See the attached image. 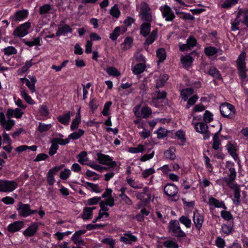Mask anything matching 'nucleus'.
Instances as JSON below:
<instances>
[{"mask_svg":"<svg viewBox=\"0 0 248 248\" xmlns=\"http://www.w3.org/2000/svg\"><path fill=\"white\" fill-rule=\"evenodd\" d=\"M14 115V110L8 109L6 113L8 120H6L4 114L2 112H0V124L6 130H10L15 125L14 121L10 119Z\"/></svg>","mask_w":248,"mask_h":248,"instance_id":"nucleus-1","label":"nucleus"},{"mask_svg":"<svg viewBox=\"0 0 248 248\" xmlns=\"http://www.w3.org/2000/svg\"><path fill=\"white\" fill-rule=\"evenodd\" d=\"M169 232H171L174 236L184 237L186 234L181 229L179 221L176 220H171L169 224Z\"/></svg>","mask_w":248,"mask_h":248,"instance_id":"nucleus-2","label":"nucleus"},{"mask_svg":"<svg viewBox=\"0 0 248 248\" xmlns=\"http://www.w3.org/2000/svg\"><path fill=\"white\" fill-rule=\"evenodd\" d=\"M18 186L15 181L0 180V192H11L15 190Z\"/></svg>","mask_w":248,"mask_h":248,"instance_id":"nucleus-3","label":"nucleus"},{"mask_svg":"<svg viewBox=\"0 0 248 248\" xmlns=\"http://www.w3.org/2000/svg\"><path fill=\"white\" fill-rule=\"evenodd\" d=\"M18 216L26 217L31 215L37 213V210H31L30 205L28 204H23L20 202L17 208Z\"/></svg>","mask_w":248,"mask_h":248,"instance_id":"nucleus-4","label":"nucleus"},{"mask_svg":"<svg viewBox=\"0 0 248 248\" xmlns=\"http://www.w3.org/2000/svg\"><path fill=\"white\" fill-rule=\"evenodd\" d=\"M245 59L246 53L243 52L240 54L236 61L238 74L242 78H246Z\"/></svg>","mask_w":248,"mask_h":248,"instance_id":"nucleus-5","label":"nucleus"},{"mask_svg":"<svg viewBox=\"0 0 248 248\" xmlns=\"http://www.w3.org/2000/svg\"><path fill=\"white\" fill-rule=\"evenodd\" d=\"M140 15L141 20L143 21L150 22L152 20V16L150 12V8L147 3L142 2L140 4Z\"/></svg>","mask_w":248,"mask_h":248,"instance_id":"nucleus-6","label":"nucleus"},{"mask_svg":"<svg viewBox=\"0 0 248 248\" xmlns=\"http://www.w3.org/2000/svg\"><path fill=\"white\" fill-rule=\"evenodd\" d=\"M31 27L30 22H25L17 27L13 32V35L21 38L29 33V30Z\"/></svg>","mask_w":248,"mask_h":248,"instance_id":"nucleus-7","label":"nucleus"},{"mask_svg":"<svg viewBox=\"0 0 248 248\" xmlns=\"http://www.w3.org/2000/svg\"><path fill=\"white\" fill-rule=\"evenodd\" d=\"M96 155L97 157V160L100 164L108 165L111 168H114L117 166L116 162L112 161L109 155L100 153H98Z\"/></svg>","mask_w":248,"mask_h":248,"instance_id":"nucleus-8","label":"nucleus"},{"mask_svg":"<svg viewBox=\"0 0 248 248\" xmlns=\"http://www.w3.org/2000/svg\"><path fill=\"white\" fill-rule=\"evenodd\" d=\"M219 110L221 114L226 117H229L232 114L235 113V108L233 106L228 103H224L220 105Z\"/></svg>","mask_w":248,"mask_h":248,"instance_id":"nucleus-9","label":"nucleus"},{"mask_svg":"<svg viewBox=\"0 0 248 248\" xmlns=\"http://www.w3.org/2000/svg\"><path fill=\"white\" fill-rule=\"evenodd\" d=\"M29 15V11L27 9L18 10L11 16L10 19L13 22H20L26 19Z\"/></svg>","mask_w":248,"mask_h":248,"instance_id":"nucleus-10","label":"nucleus"},{"mask_svg":"<svg viewBox=\"0 0 248 248\" xmlns=\"http://www.w3.org/2000/svg\"><path fill=\"white\" fill-rule=\"evenodd\" d=\"M160 10L161 11L163 17L165 18L166 21H172L174 19L175 16L169 6L165 5L163 6L160 7Z\"/></svg>","mask_w":248,"mask_h":248,"instance_id":"nucleus-11","label":"nucleus"},{"mask_svg":"<svg viewBox=\"0 0 248 248\" xmlns=\"http://www.w3.org/2000/svg\"><path fill=\"white\" fill-rule=\"evenodd\" d=\"M195 129L197 132L205 134L204 139H207L210 136L208 133V126L206 124L202 122L197 123L195 124Z\"/></svg>","mask_w":248,"mask_h":248,"instance_id":"nucleus-12","label":"nucleus"},{"mask_svg":"<svg viewBox=\"0 0 248 248\" xmlns=\"http://www.w3.org/2000/svg\"><path fill=\"white\" fill-rule=\"evenodd\" d=\"M225 182L229 187L233 189L234 195L236 199V202H240V190L239 186L234 182V180L226 179Z\"/></svg>","mask_w":248,"mask_h":248,"instance_id":"nucleus-13","label":"nucleus"},{"mask_svg":"<svg viewBox=\"0 0 248 248\" xmlns=\"http://www.w3.org/2000/svg\"><path fill=\"white\" fill-rule=\"evenodd\" d=\"M165 193L169 197H174L178 193V189L174 184H168L164 188Z\"/></svg>","mask_w":248,"mask_h":248,"instance_id":"nucleus-14","label":"nucleus"},{"mask_svg":"<svg viewBox=\"0 0 248 248\" xmlns=\"http://www.w3.org/2000/svg\"><path fill=\"white\" fill-rule=\"evenodd\" d=\"M38 228V223L33 222L23 232V233L26 237L33 236L36 233Z\"/></svg>","mask_w":248,"mask_h":248,"instance_id":"nucleus-15","label":"nucleus"},{"mask_svg":"<svg viewBox=\"0 0 248 248\" xmlns=\"http://www.w3.org/2000/svg\"><path fill=\"white\" fill-rule=\"evenodd\" d=\"M24 224L22 221H15L11 223L8 227V230L11 232H14L19 231L23 227Z\"/></svg>","mask_w":248,"mask_h":248,"instance_id":"nucleus-16","label":"nucleus"},{"mask_svg":"<svg viewBox=\"0 0 248 248\" xmlns=\"http://www.w3.org/2000/svg\"><path fill=\"white\" fill-rule=\"evenodd\" d=\"M233 231V221L228 222L227 224H224L222 226L221 231L222 233L227 235L231 233Z\"/></svg>","mask_w":248,"mask_h":248,"instance_id":"nucleus-17","label":"nucleus"},{"mask_svg":"<svg viewBox=\"0 0 248 248\" xmlns=\"http://www.w3.org/2000/svg\"><path fill=\"white\" fill-rule=\"evenodd\" d=\"M72 29L70 27L67 25H60L58 26V30L56 33V36H60L62 35H64L68 32H71Z\"/></svg>","mask_w":248,"mask_h":248,"instance_id":"nucleus-18","label":"nucleus"},{"mask_svg":"<svg viewBox=\"0 0 248 248\" xmlns=\"http://www.w3.org/2000/svg\"><path fill=\"white\" fill-rule=\"evenodd\" d=\"M151 31V24L150 22H147L140 25V33L144 37L147 36Z\"/></svg>","mask_w":248,"mask_h":248,"instance_id":"nucleus-19","label":"nucleus"},{"mask_svg":"<svg viewBox=\"0 0 248 248\" xmlns=\"http://www.w3.org/2000/svg\"><path fill=\"white\" fill-rule=\"evenodd\" d=\"M95 207H86L83 209L82 217L84 220L90 219L93 215V210L95 209Z\"/></svg>","mask_w":248,"mask_h":248,"instance_id":"nucleus-20","label":"nucleus"},{"mask_svg":"<svg viewBox=\"0 0 248 248\" xmlns=\"http://www.w3.org/2000/svg\"><path fill=\"white\" fill-rule=\"evenodd\" d=\"M241 16H242L243 17L242 23L248 27V9H239L237 13V18H240Z\"/></svg>","mask_w":248,"mask_h":248,"instance_id":"nucleus-21","label":"nucleus"},{"mask_svg":"<svg viewBox=\"0 0 248 248\" xmlns=\"http://www.w3.org/2000/svg\"><path fill=\"white\" fill-rule=\"evenodd\" d=\"M203 221V217L202 216L199 215L198 213H194L193 215V221L196 227L198 229H200L202 226V223Z\"/></svg>","mask_w":248,"mask_h":248,"instance_id":"nucleus-22","label":"nucleus"},{"mask_svg":"<svg viewBox=\"0 0 248 248\" xmlns=\"http://www.w3.org/2000/svg\"><path fill=\"white\" fill-rule=\"evenodd\" d=\"M174 151L175 149L173 147H171L168 150L165 151L164 152L165 158L171 160H174L176 157Z\"/></svg>","mask_w":248,"mask_h":248,"instance_id":"nucleus-23","label":"nucleus"},{"mask_svg":"<svg viewBox=\"0 0 248 248\" xmlns=\"http://www.w3.org/2000/svg\"><path fill=\"white\" fill-rule=\"evenodd\" d=\"M59 122L61 124L67 125L68 124L70 120V113L68 111L63 115H61L57 118Z\"/></svg>","mask_w":248,"mask_h":248,"instance_id":"nucleus-24","label":"nucleus"},{"mask_svg":"<svg viewBox=\"0 0 248 248\" xmlns=\"http://www.w3.org/2000/svg\"><path fill=\"white\" fill-rule=\"evenodd\" d=\"M80 108L78 109V113L76 114V117L73 120L70 128L72 130H74L78 128V124L80 122Z\"/></svg>","mask_w":248,"mask_h":248,"instance_id":"nucleus-25","label":"nucleus"},{"mask_svg":"<svg viewBox=\"0 0 248 248\" xmlns=\"http://www.w3.org/2000/svg\"><path fill=\"white\" fill-rule=\"evenodd\" d=\"M238 2V0H225L222 2H221L220 7L222 8L228 9L237 4Z\"/></svg>","mask_w":248,"mask_h":248,"instance_id":"nucleus-26","label":"nucleus"},{"mask_svg":"<svg viewBox=\"0 0 248 248\" xmlns=\"http://www.w3.org/2000/svg\"><path fill=\"white\" fill-rule=\"evenodd\" d=\"M157 36V30H153L145 42V45H150L155 40Z\"/></svg>","mask_w":248,"mask_h":248,"instance_id":"nucleus-27","label":"nucleus"},{"mask_svg":"<svg viewBox=\"0 0 248 248\" xmlns=\"http://www.w3.org/2000/svg\"><path fill=\"white\" fill-rule=\"evenodd\" d=\"M87 155V153L86 151H82L77 155V158L78 159V162L82 165L86 164L85 162L88 160Z\"/></svg>","mask_w":248,"mask_h":248,"instance_id":"nucleus-28","label":"nucleus"},{"mask_svg":"<svg viewBox=\"0 0 248 248\" xmlns=\"http://www.w3.org/2000/svg\"><path fill=\"white\" fill-rule=\"evenodd\" d=\"M41 38L40 37H36L33 39V41H26L24 39L22 40V41L25 43V44L30 47H31L34 46H40V40Z\"/></svg>","mask_w":248,"mask_h":248,"instance_id":"nucleus-29","label":"nucleus"},{"mask_svg":"<svg viewBox=\"0 0 248 248\" xmlns=\"http://www.w3.org/2000/svg\"><path fill=\"white\" fill-rule=\"evenodd\" d=\"M193 93V90L191 88H186L183 90L181 92V96L182 99H183L184 101L187 100L188 96L192 94Z\"/></svg>","mask_w":248,"mask_h":248,"instance_id":"nucleus-30","label":"nucleus"},{"mask_svg":"<svg viewBox=\"0 0 248 248\" xmlns=\"http://www.w3.org/2000/svg\"><path fill=\"white\" fill-rule=\"evenodd\" d=\"M156 56L158 58L159 62H163L166 57L165 50L163 48H159L156 51Z\"/></svg>","mask_w":248,"mask_h":248,"instance_id":"nucleus-31","label":"nucleus"},{"mask_svg":"<svg viewBox=\"0 0 248 248\" xmlns=\"http://www.w3.org/2000/svg\"><path fill=\"white\" fill-rule=\"evenodd\" d=\"M133 42V39L131 37H126L124 42L122 44V48L124 50H126L130 48L131 46V44Z\"/></svg>","mask_w":248,"mask_h":248,"instance_id":"nucleus-32","label":"nucleus"},{"mask_svg":"<svg viewBox=\"0 0 248 248\" xmlns=\"http://www.w3.org/2000/svg\"><path fill=\"white\" fill-rule=\"evenodd\" d=\"M227 149L230 154V155L233 157L234 159L237 158V155L236 153V149L234 146L231 142H229L227 145Z\"/></svg>","mask_w":248,"mask_h":248,"instance_id":"nucleus-33","label":"nucleus"},{"mask_svg":"<svg viewBox=\"0 0 248 248\" xmlns=\"http://www.w3.org/2000/svg\"><path fill=\"white\" fill-rule=\"evenodd\" d=\"M192 57L189 55L183 57L181 59V62L185 67H188L190 66L192 62Z\"/></svg>","mask_w":248,"mask_h":248,"instance_id":"nucleus-34","label":"nucleus"},{"mask_svg":"<svg viewBox=\"0 0 248 248\" xmlns=\"http://www.w3.org/2000/svg\"><path fill=\"white\" fill-rule=\"evenodd\" d=\"M221 217L224 220L228 221V222H231L233 221V217L231 213L226 210H222L220 213Z\"/></svg>","mask_w":248,"mask_h":248,"instance_id":"nucleus-35","label":"nucleus"},{"mask_svg":"<svg viewBox=\"0 0 248 248\" xmlns=\"http://www.w3.org/2000/svg\"><path fill=\"white\" fill-rule=\"evenodd\" d=\"M145 69V65L142 63L137 64L133 69V72L135 74H140L143 72Z\"/></svg>","mask_w":248,"mask_h":248,"instance_id":"nucleus-36","label":"nucleus"},{"mask_svg":"<svg viewBox=\"0 0 248 248\" xmlns=\"http://www.w3.org/2000/svg\"><path fill=\"white\" fill-rule=\"evenodd\" d=\"M204 53L206 56L211 57L217 53V49L213 46L206 47L204 48Z\"/></svg>","mask_w":248,"mask_h":248,"instance_id":"nucleus-37","label":"nucleus"},{"mask_svg":"<svg viewBox=\"0 0 248 248\" xmlns=\"http://www.w3.org/2000/svg\"><path fill=\"white\" fill-rule=\"evenodd\" d=\"M22 83H25L27 86L31 90V92L34 93L35 92V87L33 84H32L30 80L28 78H21L20 79Z\"/></svg>","mask_w":248,"mask_h":248,"instance_id":"nucleus-38","label":"nucleus"},{"mask_svg":"<svg viewBox=\"0 0 248 248\" xmlns=\"http://www.w3.org/2000/svg\"><path fill=\"white\" fill-rule=\"evenodd\" d=\"M145 150L144 146L141 144H139L137 147H131L129 149L128 151L131 153H142Z\"/></svg>","mask_w":248,"mask_h":248,"instance_id":"nucleus-39","label":"nucleus"},{"mask_svg":"<svg viewBox=\"0 0 248 248\" xmlns=\"http://www.w3.org/2000/svg\"><path fill=\"white\" fill-rule=\"evenodd\" d=\"M84 133V131L82 129H78V131L74 132L69 135L68 138L73 140H77L81 137Z\"/></svg>","mask_w":248,"mask_h":248,"instance_id":"nucleus-40","label":"nucleus"},{"mask_svg":"<svg viewBox=\"0 0 248 248\" xmlns=\"http://www.w3.org/2000/svg\"><path fill=\"white\" fill-rule=\"evenodd\" d=\"M121 32V28L120 27H117L115 28L113 31L110 34V38L113 41L116 40L118 37L120 35Z\"/></svg>","mask_w":248,"mask_h":248,"instance_id":"nucleus-41","label":"nucleus"},{"mask_svg":"<svg viewBox=\"0 0 248 248\" xmlns=\"http://www.w3.org/2000/svg\"><path fill=\"white\" fill-rule=\"evenodd\" d=\"M151 113V109L148 107H143L141 109V115L143 118H147Z\"/></svg>","mask_w":248,"mask_h":248,"instance_id":"nucleus-42","label":"nucleus"},{"mask_svg":"<svg viewBox=\"0 0 248 248\" xmlns=\"http://www.w3.org/2000/svg\"><path fill=\"white\" fill-rule=\"evenodd\" d=\"M107 73L110 76L118 77L120 76V73L114 67H109L106 69Z\"/></svg>","mask_w":248,"mask_h":248,"instance_id":"nucleus-43","label":"nucleus"},{"mask_svg":"<svg viewBox=\"0 0 248 248\" xmlns=\"http://www.w3.org/2000/svg\"><path fill=\"white\" fill-rule=\"evenodd\" d=\"M179 220L181 223L185 225L186 228H189L191 227V222L187 217L183 216L179 218Z\"/></svg>","mask_w":248,"mask_h":248,"instance_id":"nucleus-44","label":"nucleus"},{"mask_svg":"<svg viewBox=\"0 0 248 248\" xmlns=\"http://www.w3.org/2000/svg\"><path fill=\"white\" fill-rule=\"evenodd\" d=\"M101 242L108 245L110 248H115V241L111 237L104 238Z\"/></svg>","mask_w":248,"mask_h":248,"instance_id":"nucleus-45","label":"nucleus"},{"mask_svg":"<svg viewBox=\"0 0 248 248\" xmlns=\"http://www.w3.org/2000/svg\"><path fill=\"white\" fill-rule=\"evenodd\" d=\"M163 244L166 248H178V244L172 240L166 241L163 242Z\"/></svg>","mask_w":248,"mask_h":248,"instance_id":"nucleus-46","label":"nucleus"},{"mask_svg":"<svg viewBox=\"0 0 248 248\" xmlns=\"http://www.w3.org/2000/svg\"><path fill=\"white\" fill-rule=\"evenodd\" d=\"M186 44L190 49H191L196 46L197 40L193 36L190 35L186 40Z\"/></svg>","mask_w":248,"mask_h":248,"instance_id":"nucleus-47","label":"nucleus"},{"mask_svg":"<svg viewBox=\"0 0 248 248\" xmlns=\"http://www.w3.org/2000/svg\"><path fill=\"white\" fill-rule=\"evenodd\" d=\"M52 126L51 124H46L41 123H39L38 129L39 131L42 133L47 131Z\"/></svg>","mask_w":248,"mask_h":248,"instance_id":"nucleus-48","label":"nucleus"},{"mask_svg":"<svg viewBox=\"0 0 248 248\" xmlns=\"http://www.w3.org/2000/svg\"><path fill=\"white\" fill-rule=\"evenodd\" d=\"M110 14L116 18H118L120 15V11L118 9L117 5H114L110 10Z\"/></svg>","mask_w":248,"mask_h":248,"instance_id":"nucleus-49","label":"nucleus"},{"mask_svg":"<svg viewBox=\"0 0 248 248\" xmlns=\"http://www.w3.org/2000/svg\"><path fill=\"white\" fill-rule=\"evenodd\" d=\"M4 54L7 55H11L12 54H16L17 53V51L16 48L12 46H8L4 48Z\"/></svg>","mask_w":248,"mask_h":248,"instance_id":"nucleus-50","label":"nucleus"},{"mask_svg":"<svg viewBox=\"0 0 248 248\" xmlns=\"http://www.w3.org/2000/svg\"><path fill=\"white\" fill-rule=\"evenodd\" d=\"M168 77L167 76L160 77L156 82V87L157 88L161 87L164 86L165 83L168 80Z\"/></svg>","mask_w":248,"mask_h":248,"instance_id":"nucleus-51","label":"nucleus"},{"mask_svg":"<svg viewBox=\"0 0 248 248\" xmlns=\"http://www.w3.org/2000/svg\"><path fill=\"white\" fill-rule=\"evenodd\" d=\"M53 142L56 143L57 144H59L62 145H65L69 142V138L62 139L61 138H54L52 140Z\"/></svg>","mask_w":248,"mask_h":248,"instance_id":"nucleus-52","label":"nucleus"},{"mask_svg":"<svg viewBox=\"0 0 248 248\" xmlns=\"http://www.w3.org/2000/svg\"><path fill=\"white\" fill-rule=\"evenodd\" d=\"M51 143L52 144L49 150V155L50 156H52L56 153L59 147L58 144H57L56 143L53 142L52 140L51 141Z\"/></svg>","mask_w":248,"mask_h":248,"instance_id":"nucleus-53","label":"nucleus"},{"mask_svg":"<svg viewBox=\"0 0 248 248\" xmlns=\"http://www.w3.org/2000/svg\"><path fill=\"white\" fill-rule=\"evenodd\" d=\"M229 171L230 172L228 176V178H225V180H234L236 177V171L235 170L233 167H230L229 169Z\"/></svg>","mask_w":248,"mask_h":248,"instance_id":"nucleus-54","label":"nucleus"},{"mask_svg":"<svg viewBox=\"0 0 248 248\" xmlns=\"http://www.w3.org/2000/svg\"><path fill=\"white\" fill-rule=\"evenodd\" d=\"M50 9L51 6L49 4H45L40 7L39 14L41 15L46 14Z\"/></svg>","mask_w":248,"mask_h":248,"instance_id":"nucleus-55","label":"nucleus"},{"mask_svg":"<svg viewBox=\"0 0 248 248\" xmlns=\"http://www.w3.org/2000/svg\"><path fill=\"white\" fill-rule=\"evenodd\" d=\"M72 241L76 245H83L84 243L83 240L81 239L80 236H78L74 233L71 238Z\"/></svg>","mask_w":248,"mask_h":248,"instance_id":"nucleus-56","label":"nucleus"},{"mask_svg":"<svg viewBox=\"0 0 248 248\" xmlns=\"http://www.w3.org/2000/svg\"><path fill=\"white\" fill-rule=\"evenodd\" d=\"M21 95L28 103L30 104H33V102L31 98L28 94V93L25 90H23L21 91Z\"/></svg>","mask_w":248,"mask_h":248,"instance_id":"nucleus-57","label":"nucleus"},{"mask_svg":"<svg viewBox=\"0 0 248 248\" xmlns=\"http://www.w3.org/2000/svg\"><path fill=\"white\" fill-rule=\"evenodd\" d=\"M203 120L205 123H209L213 120V115L209 111L206 110L203 115Z\"/></svg>","mask_w":248,"mask_h":248,"instance_id":"nucleus-58","label":"nucleus"},{"mask_svg":"<svg viewBox=\"0 0 248 248\" xmlns=\"http://www.w3.org/2000/svg\"><path fill=\"white\" fill-rule=\"evenodd\" d=\"M100 206L101 207L100 210L106 212V211L108 210V208L107 207L108 206H109L110 207L113 206L114 204V202H99Z\"/></svg>","mask_w":248,"mask_h":248,"instance_id":"nucleus-59","label":"nucleus"},{"mask_svg":"<svg viewBox=\"0 0 248 248\" xmlns=\"http://www.w3.org/2000/svg\"><path fill=\"white\" fill-rule=\"evenodd\" d=\"M86 186L87 187H90L92 189V190L95 192H99L100 190L99 189L98 185L97 184H94L90 182H86L85 183Z\"/></svg>","mask_w":248,"mask_h":248,"instance_id":"nucleus-60","label":"nucleus"},{"mask_svg":"<svg viewBox=\"0 0 248 248\" xmlns=\"http://www.w3.org/2000/svg\"><path fill=\"white\" fill-rule=\"evenodd\" d=\"M111 104L112 103L110 101L107 102L105 103L103 110L102 112L103 115L108 116L109 115V109Z\"/></svg>","mask_w":248,"mask_h":248,"instance_id":"nucleus-61","label":"nucleus"},{"mask_svg":"<svg viewBox=\"0 0 248 248\" xmlns=\"http://www.w3.org/2000/svg\"><path fill=\"white\" fill-rule=\"evenodd\" d=\"M70 174V170L65 169L63 171H62L61 172L60 177L62 180H66L69 177Z\"/></svg>","mask_w":248,"mask_h":248,"instance_id":"nucleus-62","label":"nucleus"},{"mask_svg":"<svg viewBox=\"0 0 248 248\" xmlns=\"http://www.w3.org/2000/svg\"><path fill=\"white\" fill-rule=\"evenodd\" d=\"M63 167H64V165H62L59 166L54 167L52 169H51V170H49L48 174H49V175L53 176L54 175L56 174V173L58 171H59L60 170L62 169L63 168Z\"/></svg>","mask_w":248,"mask_h":248,"instance_id":"nucleus-63","label":"nucleus"},{"mask_svg":"<svg viewBox=\"0 0 248 248\" xmlns=\"http://www.w3.org/2000/svg\"><path fill=\"white\" fill-rule=\"evenodd\" d=\"M157 134L158 139H163L167 136V131L165 129L160 128L158 130Z\"/></svg>","mask_w":248,"mask_h":248,"instance_id":"nucleus-64","label":"nucleus"}]
</instances>
